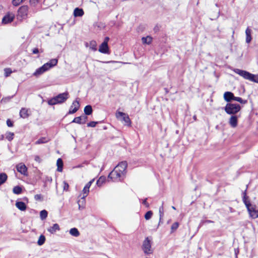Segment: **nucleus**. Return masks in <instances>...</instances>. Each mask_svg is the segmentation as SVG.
Here are the masks:
<instances>
[{
	"instance_id": "1",
	"label": "nucleus",
	"mask_w": 258,
	"mask_h": 258,
	"mask_svg": "<svg viewBox=\"0 0 258 258\" xmlns=\"http://www.w3.org/2000/svg\"><path fill=\"white\" fill-rule=\"evenodd\" d=\"M127 164L126 161L119 163L109 173L108 178L113 181H121L125 176Z\"/></svg>"
},
{
	"instance_id": "2",
	"label": "nucleus",
	"mask_w": 258,
	"mask_h": 258,
	"mask_svg": "<svg viewBox=\"0 0 258 258\" xmlns=\"http://www.w3.org/2000/svg\"><path fill=\"white\" fill-rule=\"evenodd\" d=\"M242 194L243 202L247 209L250 216L253 219L257 218L258 210L256 209L255 206L251 204L250 201L248 200V197L246 195V189Z\"/></svg>"
},
{
	"instance_id": "3",
	"label": "nucleus",
	"mask_w": 258,
	"mask_h": 258,
	"mask_svg": "<svg viewBox=\"0 0 258 258\" xmlns=\"http://www.w3.org/2000/svg\"><path fill=\"white\" fill-rule=\"evenodd\" d=\"M57 59H51L49 62L44 63L42 67L38 68L33 73L35 77H38L43 74L45 72L48 71L51 68L55 66L57 63Z\"/></svg>"
},
{
	"instance_id": "4",
	"label": "nucleus",
	"mask_w": 258,
	"mask_h": 258,
	"mask_svg": "<svg viewBox=\"0 0 258 258\" xmlns=\"http://www.w3.org/2000/svg\"><path fill=\"white\" fill-rule=\"evenodd\" d=\"M234 72L237 74L243 77L244 79L250 81L258 83V75L252 74L246 71L238 69L234 70Z\"/></svg>"
},
{
	"instance_id": "5",
	"label": "nucleus",
	"mask_w": 258,
	"mask_h": 258,
	"mask_svg": "<svg viewBox=\"0 0 258 258\" xmlns=\"http://www.w3.org/2000/svg\"><path fill=\"white\" fill-rule=\"evenodd\" d=\"M69 98V93L64 92L59 94L48 100V104L50 105H53L64 102Z\"/></svg>"
},
{
	"instance_id": "6",
	"label": "nucleus",
	"mask_w": 258,
	"mask_h": 258,
	"mask_svg": "<svg viewBox=\"0 0 258 258\" xmlns=\"http://www.w3.org/2000/svg\"><path fill=\"white\" fill-rule=\"evenodd\" d=\"M94 179L91 180L85 185L84 188L83 189L82 192L80 196V197L82 196L81 200H79L78 202L79 208H80L81 207V204L83 205L85 203V199L88 195L89 193V188L92 183L94 182Z\"/></svg>"
},
{
	"instance_id": "7",
	"label": "nucleus",
	"mask_w": 258,
	"mask_h": 258,
	"mask_svg": "<svg viewBox=\"0 0 258 258\" xmlns=\"http://www.w3.org/2000/svg\"><path fill=\"white\" fill-rule=\"evenodd\" d=\"M241 109V106L238 104L227 103L224 107L225 112L228 114L234 115Z\"/></svg>"
},
{
	"instance_id": "8",
	"label": "nucleus",
	"mask_w": 258,
	"mask_h": 258,
	"mask_svg": "<svg viewBox=\"0 0 258 258\" xmlns=\"http://www.w3.org/2000/svg\"><path fill=\"white\" fill-rule=\"evenodd\" d=\"M115 116L117 119L121 121L124 125L127 126L131 125V121L127 114L122 112L117 111Z\"/></svg>"
},
{
	"instance_id": "9",
	"label": "nucleus",
	"mask_w": 258,
	"mask_h": 258,
	"mask_svg": "<svg viewBox=\"0 0 258 258\" xmlns=\"http://www.w3.org/2000/svg\"><path fill=\"white\" fill-rule=\"evenodd\" d=\"M142 248L144 252L146 254H150L152 252L153 250L151 249V240L148 237L146 238L143 241Z\"/></svg>"
},
{
	"instance_id": "10",
	"label": "nucleus",
	"mask_w": 258,
	"mask_h": 258,
	"mask_svg": "<svg viewBox=\"0 0 258 258\" xmlns=\"http://www.w3.org/2000/svg\"><path fill=\"white\" fill-rule=\"evenodd\" d=\"M28 13V6H23L21 7L18 11V17L19 18L25 19L27 17Z\"/></svg>"
},
{
	"instance_id": "11",
	"label": "nucleus",
	"mask_w": 258,
	"mask_h": 258,
	"mask_svg": "<svg viewBox=\"0 0 258 258\" xmlns=\"http://www.w3.org/2000/svg\"><path fill=\"white\" fill-rule=\"evenodd\" d=\"M15 14L12 12H8L3 18L2 23L8 24L11 23L14 19Z\"/></svg>"
},
{
	"instance_id": "12",
	"label": "nucleus",
	"mask_w": 258,
	"mask_h": 258,
	"mask_svg": "<svg viewBox=\"0 0 258 258\" xmlns=\"http://www.w3.org/2000/svg\"><path fill=\"white\" fill-rule=\"evenodd\" d=\"M80 107V103L79 101L76 100L73 101L72 105L70 107L69 114H73L76 112Z\"/></svg>"
},
{
	"instance_id": "13",
	"label": "nucleus",
	"mask_w": 258,
	"mask_h": 258,
	"mask_svg": "<svg viewBox=\"0 0 258 258\" xmlns=\"http://www.w3.org/2000/svg\"><path fill=\"white\" fill-rule=\"evenodd\" d=\"M229 124L232 128H235L237 126L238 123V116L235 115L231 116L229 119Z\"/></svg>"
},
{
	"instance_id": "14",
	"label": "nucleus",
	"mask_w": 258,
	"mask_h": 258,
	"mask_svg": "<svg viewBox=\"0 0 258 258\" xmlns=\"http://www.w3.org/2000/svg\"><path fill=\"white\" fill-rule=\"evenodd\" d=\"M17 171L22 174L26 175L27 172V168L25 165L22 163L18 164L17 166Z\"/></svg>"
},
{
	"instance_id": "15",
	"label": "nucleus",
	"mask_w": 258,
	"mask_h": 258,
	"mask_svg": "<svg viewBox=\"0 0 258 258\" xmlns=\"http://www.w3.org/2000/svg\"><path fill=\"white\" fill-rule=\"evenodd\" d=\"M87 120V117L86 115H82L79 117H75L72 122L77 123L78 124H84Z\"/></svg>"
},
{
	"instance_id": "16",
	"label": "nucleus",
	"mask_w": 258,
	"mask_h": 258,
	"mask_svg": "<svg viewBox=\"0 0 258 258\" xmlns=\"http://www.w3.org/2000/svg\"><path fill=\"white\" fill-rule=\"evenodd\" d=\"M99 51L102 53H109L108 44H106V42H102L99 46Z\"/></svg>"
},
{
	"instance_id": "17",
	"label": "nucleus",
	"mask_w": 258,
	"mask_h": 258,
	"mask_svg": "<svg viewBox=\"0 0 258 258\" xmlns=\"http://www.w3.org/2000/svg\"><path fill=\"white\" fill-rule=\"evenodd\" d=\"M251 34H252L251 29H250L249 27H247L246 28V29L245 30V35H246L245 42L247 44H249L251 41V39H252Z\"/></svg>"
},
{
	"instance_id": "18",
	"label": "nucleus",
	"mask_w": 258,
	"mask_h": 258,
	"mask_svg": "<svg viewBox=\"0 0 258 258\" xmlns=\"http://www.w3.org/2000/svg\"><path fill=\"white\" fill-rule=\"evenodd\" d=\"M234 96L233 93L231 92H226L224 94V99L226 102H230L231 100H233Z\"/></svg>"
},
{
	"instance_id": "19",
	"label": "nucleus",
	"mask_w": 258,
	"mask_h": 258,
	"mask_svg": "<svg viewBox=\"0 0 258 258\" xmlns=\"http://www.w3.org/2000/svg\"><path fill=\"white\" fill-rule=\"evenodd\" d=\"M59 226L57 224H54L52 226L48 228L47 230L51 234L55 233L57 231L59 230Z\"/></svg>"
},
{
	"instance_id": "20",
	"label": "nucleus",
	"mask_w": 258,
	"mask_h": 258,
	"mask_svg": "<svg viewBox=\"0 0 258 258\" xmlns=\"http://www.w3.org/2000/svg\"><path fill=\"white\" fill-rule=\"evenodd\" d=\"M86 46L89 47L91 49L94 51L97 50V43L94 40L91 41L89 43H86Z\"/></svg>"
},
{
	"instance_id": "21",
	"label": "nucleus",
	"mask_w": 258,
	"mask_h": 258,
	"mask_svg": "<svg viewBox=\"0 0 258 258\" xmlns=\"http://www.w3.org/2000/svg\"><path fill=\"white\" fill-rule=\"evenodd\" d=\"M16 207L21 211H24L26 209V205L23 202H17Z\"/></svg>"
},
{
	"instance_id": "22",
	"label": "nucleus",
	"mask_w": 258,
	"mask_h": 258,
	"mask_svg": "<svg viewBox=\"0 0 258 258\" xmlns=\"http://www.w3.org/2000/svg\"><path fill=\"white\" fill-rule=\"evenodd\" d=\"M159 225L161 223H162V220L164 216L163 202H162V205L159 207Z\"/></svg>"
},
{
	"instance_id": "23",
	"label": "nucleus",
	"mask_w": 258,
	"mask_h": 258,
	"mask_svg": "<svg viewBox=\"0 0 258 258\" xmlns=\"http://www.w3.org/2000/svg\"><path fill=\"white\" fill-rule=\"evenodd\" d=\"M84 14V11L82 9L76 8L74 11V15L75 17H81Z\"/></svg>"
},
{
	"instance_id": "24",
	"label": "nucleus",
	"mask_w": 258,
	"mask_h": 258,
	"mask_svg": "<svg viewBox=\"0 0 258 258\" xmlns=\"http://www.w3.org/2000/svg\"><path fill=\"white\" fill-rule=\"evenodd\" d=\"M84 111L85 114L87 115L91 114L93 111L92 106L90 105L86 106L84 108Z\"/></svg>"
},
{
	"instance_id": "25",
	"label": "nucleus",
	"mask_w": 258,
	"mask_h": 258,
	"mask_svg": "<svg viewBox=\"0 0 258 258\" xmlns=\"http://www.w3.org/2000/svg\"><path fill=\"white\" fill-rule=\"evenodd\" d=\"M56 164L57 166V170L59 172H61L62 170L63 167V161L60 158H58L56 162Z\"/></svg>"
},
{
	"instance_id": "26",
	"label": "nucleus",
	"mask_w": 258,
	"mask_h": 258,
	"mask_svg": "<svg viewBox=\"0 0 258 258\" xmlns=\"http://www.w3.org/2000/svg\"><path fill=\"white\" fill-rule=\"evenodd\" d=\"M70 234L75 237H78L80 235V232L76 228H73L70 230Z\"/></svg>"
},
{
	"instance_id": "27",
	"label": "nucleus",
	"mask_w": 258,
	"mask_h": 258,
	"mask_svg": "<svg viewBox=\"0 0 258 258\" xmlns=\"http://www.w3.org/2000/svg\"><path fill=\"white\" fill-rule=\"evenodd\" d=\"M7 178V175L5 173H0V185L5 182Z\"/></svg>"
},
{
	"instance_id": "28",
	"label": "nucleus",
	"mask_w": 258,
	"mask_h": 258,
	"mask_svg": "<svg viewBox=\"0 0 258 258\" xmlns=\"http://www.w3.org/2000/svg\"><path fill=\"white\" fill-rule=\"evenodd\" d=\"M152 37L150 36H148L146 37H143L142 38V41L143 43L147 44H150L152 42Z\"/></svg>"
},
{
	"instance_id": "29",
	"label": "nucleus",
	"mask_w": 258,
	"mask_h": 258,
	"mask_svg": "<svg viewBox=\"0 0 258 258\" xmlns=\"http://www.w3.org/2000/svg\"><path fill=\"white\" fill-rule=\"evenodd\" d=\"M20 115L24 118L27 117L28 116L27 110L24 108H22L20 111Z\"/></svg>"
},
{
	"instance_id": "30",
	"label": "nucleus",
	"mask_w": 258,
	"mask_h": 258,
	"mask_svg": "<svg viewBox=\"0 0 258 258\" xmlns=\"http://www.w3.org/2000/svg\"><path fill=\"white\" fill-rule=\"evenodd\" d=\"M48 141V140L45 138L43 137L39 139H38L37 141L35 142V145H39L41 144L46 143Z\"/></svg>"
},
{
	"instance_id": "31",
	"label": "nucleus",
	"mask_w": 258,
	"mask_h": 258,
	"mask_svg": "<svg viewBox=\"0 0 258 258\" xmlns=\"http://www.w3.org/2000/svg\"><path fill=\"white\" fill-rule=\"evenodd\" d=\"M6 138L9 141H11L13 138H14V134L13 133H12V132H7L6 133Z\"/></svg>"
},
{
	"instance_id": "32",
	"label": "nucleus",
	"mask_w": 258,
	"mask_h": 258,
	"mask_svg": "<svg viewBox=\"0 0 258 258\" xmlns=\"http://www.w3.org/2000/svg\"><path fill=\"white\" fill-rule=\"evenodd\" d=\"M22 188L19 186H16L13 189V191L14 194L19 195L22 192Z\"/></svg>"
},
{
	"instance_id": "33",
	"label": "nucleus",
	"mask_w": 258,
	"mask_h": 258,
	"mask_svg": "<svg viewBox=\"0 0 258 258\" xmlns=\"http://www.w3.org/2000/svg\"><path fill=\"white\" fill-rule=\"evenodd\" d=\"M45 241V237L44 235H41L38 239V240L37 241V244L39 245H42L44 244Z\"/></svg>"
},
{
	"instance_id": "34",
	"label": "nucleus",
	"mask_w": 258,
	"mask_h": 258,
	"mask_svg": "<svg viewBox=\"0 0 258 258\" xmlns=\"http://www.w3.org/2000/svg\"><path fill=\"white\" fill-rule=\"evenodd\" d=\"M47 214H48V213L45 210H42L40 213V218L41 219V220H44L46 218V217H47Z\"/></svg>"
},
{
	"instance_id": "35",
	"label": "nucleus",
	"mask_w": 258,
	"mask_h": 258,
	"mask_svg": "<svg viewBox=\"0 0 258 258\" xmlns=\"http://www.w3.org/2000/svg\"><path fill=\"white\" fill-rule=\"evenodd\" d=\"M41 1V0H30V4L31 7H36Z\"/></svg>"
},
{
	"instance_id": "36",
	"label": "nucleus",
	"mask_w": 258,
	"mask_h": 258,
	"mask_svg": "<svg viewBox=\"0 0 258 258\" xmlns=\"http://www.w3.org/2000/svg\"><path fill=\"white\" fill-rule=\"evenodd\" d=\"M4 75L6 77H8L10 76V75L12 73V71L11 68H5L4 69Z\"/></svg>"
},
{
	"instance_id": "37",
	"label": "nucleus",
	"mask_w": 258,
	"mask_h": 258,
	"mask_svg": "<svg viewBox=\"0 0 258 258\" xmlns=\"http://www.w3.org/2000/svg\"><path fill=\"white\" fill-rule=\"evenodd\" d=\"M179 227V223L178 222H174L171 227V233L174 232Z\"/></svg>"
},
{
	"instance_id": "38",
	"label": "nucleus",
	"mask_w": 258,
	"mask_h": 258,
	"mask_svg": "<svg viewBox=\"0 0 258 258\" xmlns=\"http://www.w3.org/2000/svg\"><path fill=\"white\" fill-rule=\"evenodd\" d=\"M233 100L239 102V103H240L241 104H245L247 102L246 100H243L241 98L239 97H235L234 96Z\"/></svg>"
},
{
	"instance_id": "39",
	"label": "nucleus",
	"mask_w": 258,
	"mask_h": 258,
	"mask_svg": "<svg viewBox=\"0 0 258 258\" xmlns=\"http://www.w3.org/2000/svg\"><path fill=\"white\" fill-rule=\"evenodd\" d=\"M105 177L101 176L97 181L96 184L98 185V186H101L102 183L105 181Z\"/></svg>"
},
{
	"instance_id": "40",
	"label": "nucleus",
	"mask_w": 258,
	"mask_h": 258,
	"mask_svg": "<svg viewBox=\"0 0 258 258\" xmlns=\"http://www.w3.org/2000/svg\"><path fill=\"white\" fill-rule=\"evenodd\" d=\"M153 215V212L151 211H148L145 215V218L146 220H148L151 219L152 216Z\"/></svg>"
},
{
	"instance_id": "41",
	"label": "nucleus",
	"mask_w": 258,
	"mask_h": 258,
	"mask_svg": "<svg viewBox=\"0 0 258 258\" xmlns=\"http://www.w3.org/2000/svg\"><path fill=\"white\" fill-rule=\"evenodd\" d=\"M13 96H14L3 97L1 100V102H4V103L8 102L11 100V99L13 97Z\"/></svg>"
},
{
	"instance_id": "42",
	"label": "nucleus",
	"mask_w": 258,
	"mask_h": 258,
	"mask_svg": "<svg viewBox=\"0 0 258 258\" xmlns=\"http://www.w3.org/2000/svg\"><path fill=\"white\" fill-rule=\"evenodd\" d=\"M97 122L91 121L87 124V126L88 127H95L96 126V125L97 124Z\"/></svg>"
},
{
	"instance_id": "43",
	"label": "nucleus",
	"mask_w": 258,
	"mask_h": 258,
	"mask_svg": "<svg viewBox=\"0 0 258 258\" xmlns=\"http://www.w3.org/2000/svg\"><path fill=\"white\" fill-rule=\"evenodd\" d=\"M7 124L9 127H12L13 126V123L10 119H7Z\"/></svg>"
},
{
	"instance_id": "44",
	"label": "nucleus",
	"mask_w": 258,
	"mask_h": 258,
	"mask_svg": "<svg viewBox=\"0 0 258 258\" xmlns=\"http://www.w3.org/2000/svg\"><path fill=\"white\" fill-rule=\"evenodd\" d=\"M69 187V185L68 183L64 181L63 182V190H68Z\"/></svg>"
},
{
	"instance_id": "45",
	"label": "nucleus",
	"mask_w": 258,
	"mask_h": 258,
	"mask_svg": "<svg viewBox=\"0 0 258 258\" xmlns=\"http://www.w3.org/2000/svg\"><path fill=\"white\" fill-rule=\"evenodd\" d=\"M41 198H42V196L40 194L36 195L34 196L35 200H37V201L41 200Z\"/></svg>"
},
{
	"instance_id": "46",
	"label": "nucleus",
	"mask_w": 258,
	"mask_h": 258,
	"mask_svg": "<svg viewBox=\"0 0 258 258\" xmlns=\"http://www.w3.org/2000/svg\"><path fill=\"white\" fill-rule=\"evenodd\" d=\"M34 160L35 161L38 162V163H40L41 162V158H40V157L38 155H36L35 156V158H34Z\"/></svg>"
},
{
	"instance_id": "47",
	"label": "nucleus",
	"mask_w": 258,
	"mask_h": 258,
	"mask_svg": "<svg viewBox=\"0 0 258 258\" xmlns=\"http://www.w3.org/2000/svg\"><path fill=\"white\" fill-rule=\"evenodd\" d=\"M143 204L146 207H149V203L147 202V199H145L143 200Z\"/></svg>"
},
{
	"instance_id": "48",
	"label": "nucleus",
	"mask_w": 258,
	"mask_h": 258,
	"mask_svg": "<svg viewBox=\"0 0 258 258\" xmlns=\"http://www.w3.org/2000/svg\"><path fill=\"white\" fill-rule=\"evenodd\" d=\"M32 52L33 54H37L39 52V50L37 48H35L32 50Z\"/></svg>"
},
{
	"instance_id": "49",
	"label": "nucleus",
	"mask_w": 258,
	"mask_h": 258,
	"mask_svg": "<svg viewBox=\"0 0 258 258\" xmlns=\"http://www.w3.org/2000/svg\"><path fill=\"white\" fill-rule=\"evenodd\" d=\"M109 40V38L108 37H106L104 39L103 42H106V44H108V42Z\"/></svg>"
},
{
	"instance_id": "50",
	"label": "nucleus",
	"mask_w": 258,
	"mask_h": 258,
	"mask_svg": "<svg viewBox=\"0 0 258 258\" xmlns=\"http://www.w3.org/2000/svg\"><path fill=\"white\" fill-rule=\"evenodd\" d=\"M4 139V135H1L0 136V140H3Z\"/></svg>"
},
{
	"instance_id": "51",
	"label": "nucleus",
	"mask_w": 258,
	"mask_h": 258,
	"mask_svg": "<svg viewBox=\"0 0 258 258\" xmlns=\"http://www.w3.org/2000/svg\"><path fill=\"white\" fill-rule=\"evenodd\" d=\"M206 223H212L213 222L212 221H210V220H207L206 221Z\"/></svg>"
},
{
	"instance_id": "52",
	"label": "nucleus",
	"mask_w": 258,
	"mask_h": 258,
	"mask_svg": "<svg viewBox=\"0 0 258 258\" xmlns=\"http://www.w3.org/2000/svg\"><path fill=\"white\" fill-rule=\"evenodd\" d=\"M3 7L2 6V5H0V10L3 9Z\"/></svg>"
},
{
	"instance_id": "53",
	"label": "nucleus",
	"mask_w": 258,
	"mask_h": 258,
	"mask_svg": "<svg viewBox=\"0 0 258 258\" xmlns=\"http://www.w3.org/2000/svg\"><path fill=\"white\" fill-rule=\"evenodd\" d=\"M172 209L175 210V207L174 206H172Z\"/></svg>"
}]
</instances>
